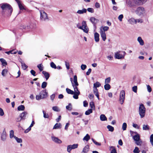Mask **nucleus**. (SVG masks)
<instances>
[{
  "mask_svg": "<svg viewBox=\"0 0 153 153\" xmlns=\"http://www.w3.org/2000/svg\"><path fill=\"white\" fill-rule=\"evenodd\" d=\"M1 8L2 10V14H4L7 10L9 11L11 14L13 11V9L11 5L6 3L3 4L1 6Z\"/></svg>",
  "mask_w": 153,
  "mask_h": 153,
  "instance_id": "f257e3e1",
  "label": "nucleus"
},
{
  "mask_svg": "<svg viewBox=\"0 0 153 153\" xmlns=\"http://www.w3.org/2000/svg\"><path fill=\"white\" fill-rule=\"evenodd\" d=\"M48 94V93L45 90H43L41 91L39 95L36 96V99L37 100H39L45 98L47 97Z\"/></svg>",
  "mask_w": 153,
  "mask_h": 153,
  "instance_id": "f03ea898",
  "label": "nucleus"
},
{
  "mask_svg": "<svg viewBox=\"0 0 153 153\" xmlns=\"http://www.w3.org/2000/svg\"><path fill=\"white\" fill-rule=\"evenodd\" d=\"M139 112L141 118H143L144 117L146 112V108L143 104L140 105Z\"/></svg>",
  "mask_w": 153,
  "mask_h": 153,
  "instance_id": "7ed1b4c3",
  "label": "nucleus"
},
{
  "mask_svg": "<svg viewBox=\"0 0 153 153\" xmlns=\"http://www.w3.org/2000/svg\"><path fill=\"white\" fill-rule=\"evenodd\" d=\"M131 2L130 5V7H134L136 5H140L146 2V0H131Z\"/></svg>",
  "mask_w": 153,
  "mask_h": 153,
  "instance_id": "20e7f679",
  "label": "nucleus"
},
{
  "mask_svg": "<svg viewBox=\"0 0 153 153\" xmlns=\"http://www.w3.org/2000/svg\"><path fill=\"white\" fill-rule=\"evenodd\" d=\"M72 86L74 88H76V87L79 85V84L77 81V77L76 75H74V80L72 78H70Z\"/></svg>",
  "mask_w": 153,
  "mask_h": 153,
  "instance_id": "39448f33",
  "label": "nucleus"
},
{
  "mask_svg": "<svg viewBox=\"0 0 153 153\" xmlns=\"http://www.w3.org/2000/svg\"><path fill=\"white\" fill-rule=\"evenodd\" d=\"M125 92L124 90H122L121 91L120 97L119 100V102L120 104H123L124 102L125 99Z\"/></svg>",
  "mask_w": 153,
  "mask_h": 153,
  "instance_id": "423d86ee",
  "label": "nucleus"
},
{
  "mask_svg": "<svg viewBox=\"0 0 153 153\" xmlns=\"http://www.w3.org/2000/svg\"><path fill=\"white\" fill-rule=\"evenodd\" d=\"M136 13L139 16L143 15L144 13V9L142 7H137L135 11Z\"/></svg>",
  "mask_w": 153,
  "mask_h": 153,
  "instance_id": "0eeeda50",
  "label": "nucleus"
},
{
  "mask_svg": "<svg viewBox=\"0 0 153 153\" xmlns=\"http://www.w3.org/2000/svg\"><path fill=\"white\" fill-rule=\"evenodd\" d=\"M40 19L42 21H45L48 20V18L47 14L45 13L43 10L40 11Z\"/></svg>",
  "mask_w": 153,
  "mask_h": 153,
  "instance_id": "6e6552de",
  "label": "nucleus"
},
{
  "mask_svg": "<svg viewBox=\"0 0 153 153\" xmlns=\"http://www.w3.org/2000/svg\"><path fill=\"white\" fill-rule=\"evenodd\" d=\"M123 54H121L119 52H117L115 53V57L116 59H123L126 54L125 51L122 52Z\"/></svg>",
  "mask_w": 153,
  "mask_h": 153,
  "instance_id": "1a4fd4ad",
  "label": "nucleus"
},
{
  "mask_svg": "<svg viewBox=\"0 0 153 153\" xmlns=\"http://www.w3.org/2000/svg\"><path fill=\"white\" fill-rule=\"evenodd\" d=\"M78 146V144L77 143L68 145L67 147V151L68 153H70L71 150L77 148Z\"/></svg>",
  "mask_w": 153,
  "mask_h": 153,
  "instance_id": "9d476101",
  "label": "nucleus"
},
{
  "mask_svg": "<svg viewBox=\"0 0 153 153\" xmlns=\"http://www.w3.org/2000/svg\"><path fill=\"white\" fill-rule=\"evenodd\" d=\"M74 94H73V97L76 99L78 98V96L80 94V92L78 90L77 87H76V88H74Z\"/></svg>",
  "mask_w": 153,
  "mask_h": 153,
  "instance_id": "9b49d317",
  "label": "nucleus"
},
{
  "mask_svg": "<svg viewBox=\"0 0 153 153\" xmlns=\"http://www.w3.org/2000/svg\"><path fill=\"white\" fill-rule=\"evenodd\" d=\"M82 26H83L82 29H81L83 30V31L87 33L88 32V30L87 28V25L86 23V22L85 21H83L82 22Z\"/></svg>",
  "mask_w": 153,
  "mask_h": 153,
  "instance_id": "f8f14e48",
  "label": "nucleus"
},
{
  "mask_svg": "<svg viewBox=\"0 0 153 153\" xmlns=\"http://www.w3.org/2000/svg\"><path fill=\"white\" fill-rule=\"evenodd\" d=\"M51 139L53 141L59 144L62 143V141L61 140L58 138L54 136L51 137Z\"/></svg>",
  "mask_w": 153,
  "mask_h": 153,
  "instance_id": "ddd939ff",
  "label": "nucleus"
},
{
  "mask_svg": "<svg viewBox=\"0 0 153 153\" xmlns=\"http://www.w3.org/2000/svg\"><path fill=\"white\" fill-rule=\"evenodd\" d=\"M27 114V113L26 111H24L21 113L19 114V116L23 120H25L26 119V116Z\"/></svg>",
  "mask_w": 153,
  "mask_h": 153,
  "instance_id": "4468645a",
  "label": "nucleus"
},
{
  "mask_svg": "<svg viewBox=\"0 0 153 153\" xmlns=\"http://www.w3.org/2000/svg\"><path fill=\"white\" fill-rule=\"evenodd\" d=\"M93 92L94 94L96 96L98 99L99 100L100 99L99 95L98 89L96 88H93Z\"/></svg>",
  "mask_w": 153,
  "mask_h": 153,
  "instance_id": "2eb2a0df",
  "label": "nucleus"
},
{
  "mask_svg": "<svg viewBox=\"0 0 153 153\" xmlns=\"http://www.w3.org/2000/svg\"><path fill=\"white\" fill-rule=\"evenodd\" d=\"M6 132L5 129H4L2 133L1 136V140L3 141H4L6 139Z\"/></svg>",
  "mask_w": 153,
  "mask_h": 153,
  "instance_id": "dca6fc26",
  "label": "nucleus"
},
{
  "mask_svg": "<svg viewBox=\"0 0 153 153\" xmlns=\"http://www.w3.org/2000/svg\"><path fill=\"white\" fill-rule=\"evenodd\" d=\"M101 37L103 41H105L106 39V35L105 32L101 31L100 32Z\"/></svg>",
  "mask_w": 153,
  "mask_h": 153,
  "instance_id": "f3484780",
  "label": "nucleus"
},
{
  "mask_svg": "<svg viewBox=\"0 0 153 153\" xmlns=\"http://www.w3.org/2000/svg\"><path fill=\"white\" fill-rule=\"evenodd\" d=\"M35 124V122L34 121V120H33L32 121V123L31 124H30V126L28 127V128L25 131V133H27L28 131H30L31 130V128L33 127V125Z\"/></svg>",
  "mask_w": 153,
  "mask_h": 153,
  "instance_id": "a211bd4d",
  "label": "nucleus"
},
{
  "mask_svg": "<svg viewBox=\"0 0 153 153\" xmlns=\"http://www.w3.org/2000/svg\"><path fill=\"white\" fill-rule=\"evenodd\" d=\"M89 148V146L86 145L83 148L81 153H87L88 151Z\"/></svg>",
  "mask_w": 153,
  "mask_h": 153,
  "instance_id": "6ab92c4d",
  "label": "nucleus"
},
{
  "mask_svg": "<svg viewBox=\"0 0 153 153\" xmlns=\"http://www.w3.org/2000/svg\"><path fill=\"white\" fill-rule=\"evenodd\" d=\"M109 29V27L108 26H102L100 28V31H102L105 32V31H107Z\"/></svg>",
  "mask_w": 153,
  "mask_h": 153,
  "instance_id": "aec40b11",
  "label": "nucleus"
},
{
  "mask_svg": "<svg viewBox=\"0 0 153 153\" xmlns=\"http://www.w3.org/2000/svg\"><path fill=\"white\" fill-rule=\"evenodd\" d=\"M90 21L95 25L98 22V20L94 17H92L90 18Z\"/></svg>",
  "mask_w": 153,
  "mask_h": 153,
  "instance_id": "412c9836",
  "label": "nucleus"
},
{
  "mask_svg": "<svg viewBox=\"0 0 153 153\" xmlns=\"http://www.w3.org/2000/svg\"><path fill=\"white\" fill-rule=\"evenodd\" d=\"M94 39L96 42H98L99 41V34L97 32H96L94 33Z\"/></svg>",
  "mask_w": 153,
  "mask_h": 153,
  "instance_id": "4be33fe9",
  "label": "nucleus"
},
{
  "mask_svg": "<svg viewBox=\"0 0 153 153\" xmlns=\"http://www.w3.org/2000/svg\"><path fill=\"white\" fill-rule=\"evenodd\" d=\"M135 133L136 134L134 135L133 137L134 140L135 141L140 140V136L139 134L137 132H135Z\"/></svg>",
  "mask_w": 153,
  "mask_h": 153,
  "instance_id": "5701e85b",
  "label": "nucleus"
},
{
  "mask_svg": "<svg viewBox=\"0 0 153 153\" xmlns=\"http://www.w3.org/2000/svg\"><path fill=\"white\" fill-rule=\"evenodd\" d=\"M137 40L141 45H144V41L141 37H138L137 38Z\"/></svg>",
  "mask_w": 153,
  "mask_h": 153,
  "instance_id": "b1692460",
  "label": "nucleus"
},
{
  "mask_svg": "<svg viewBox=\"0 0 153 153\" xmlns=\"http://www.w3.org/2000/svg\"><path fill=\"white\" fill-rule=\"evenodd\" d=\"M42 73L45 76L46 79L48 80L50 76L49 74L48 73L45 71H43Z\"/></svg>",
  "mask_w": 153,
  "mask_h": 153,
  "instance_id": "393cba45",
  "label": "nucleus"
},
{
  "mask_svg": "<svg viewBox=\"0 0 153 153\" xmlns=\"http://www.w3.org/2000/svg\"><path fill=\"white\" fill-rule=\"evenodd\" d=\"M61 127V125L60 123H56L53 126V129H57L60 128Z\"/></svg>",
  "mask_w": 153,
  "mask_h": 153,
  "instance_id": "a878e982",
  "label": "nucleus"
},
{
  "mask_svg": "<svg viewBox=\"0 0 153 153\" xmlns=\"http://www.w3.org/2000/svg\"><path fill=\"white\" fill-rule=\"evenodd\" d=\"M87 12V10L86 9L83 8L82 10H79L77 11V13L79 14H82L84 13H85Z\"/></svg>",
  "mask_w": 153,
  "mask_h": 153,
  "instance_id": "bb28decb",
  "label": "nucleus"
},
{
  "mask_svg": "<svg viewBox=\"0 0 153 153\" xmlns=\"http://www.w3.org/2000/svg\"><path fill=\"white\" fill-rule=\"evenodd\" d=\"M110 150H111L110 153H117L116 150L114 146H110Z\"/></svg>",
  "mask_w": 153,
  "mask_h": 153,
  "instance_id": "cd10ccee",
  "label": "nucleus"
},
{
  "mask_svg": "<svg viewBox=\"0 0 153 153\" xmlns=\"http://www.w3.org/2000/svg\"><path fill=\"white\" fill-rule=\"evenodd\" d=\"M128 22L130 23L131 24H135V22H136V19H135L134 18H132L130 19H129L128 20Z\"/></svg>",
  "mask_w": 153,
  "mask_h": 153,
  "instance_id": "c85d7f7f",
  "label": "nucleus"
},
{
  "mask_svg": "<svg viewBox=\"0 0 153 153\" xmlns=\"http://www.w3.org/2000/svg\"><path fill=\"white\" fill-rule=\"evenodd\" d=\"M143 130H149L150 129L149 126L148 125H143Z\"/></svg>",
  "mask_w": 153,
  "mask_h": 153,
  "instance_id": "c756f323",
  "label": "nucleus"
},
{
  "mask_svg": "<svg viewBox=\"0 0 153 153\" xmlns=\"http://www.w3.org/2000/svg\"><path fill=\"white\" fill-rule=\"evenodd\" d=\"M0 61L1 62L2 65L3 66H5L7 65V63L4 59L3 58H0Z\"/></svg>",
  "mask_w": 153,
  "mask_h": 153,
  "instance_id": "7c9ffc66",
  "label": "nucleus"
},
{
  "mask_svg": "<svg viewBox=\"0 0 153 153\" xmlns=\"http://www.w3.org/2000/svg\"><path fill=\"white\" fill-rule=\"evenodd\" d=\"M67 92L69 94H74V91H73L68 88H66V89Z\"/></svg>",
  "mask_w": 153,
  "mask_h": 153,
  "instance_id": "2f4dec72",
  "label": "nucleus"
},
{
  "mask_svg": "<svg viewBox=\"0 0 153 153\" xmlns=\"http://www.w3.org/2000/svg\"><path fill=\"white\" fill-rule=\"evenodd\" d=\"M100 119L101 121H104L107 120V118L104 114H101L100 116Z\"/></svg>",
  "mask_w": 153,
  "mask_h": 153,
  "instance_id": "473e14b6",
  "label": "nucleus"
},
{
  "mask_svg": "<svg viewBox=\"0 0 153 153\" xmlns=\"http://www.w3.org/2000/svg\"><path fill=\"white\" fill-rule=\"evenodd\" d=\"M90 138V137L88 134H87L86 136L84 137L83 140H85L88 141Z\"/></svg>",
  "mask_w": 153,
  "mask_h": 153,
  "instance_id": "72a5a7b5",
  "label": "nucleus"
},
{
  "mask_svg": "<svg viewBox=\"0 0 153 153\" xmlns=\"http://www.w3.org/2000/svg\"><path fill=\"white\" fill-rule=\"evenodd\" d=\"M25 107L24 105H21L18 107L17 109L18 111H24L25 110Z\"/></svg>",
  "mask_w": 153,
  "mask_h": 153,
  "instance_id": "f704fd0d",
  "label": "nucleus"
},
{
  "mask_svg": "<svg viewBox=\"0 0 153 153\" xmlns=\"http://www.w3.org/2000/svg\"><path fill=\"white\" fill-rule=\"evenodd\" d=\"M66 109L68 111H71L72 109V105L71 103H69L68 105L66 107Z\"/></svg>",
  "mask_w": 153,
  "mask_h": 153,
  "instance_id": "c9c22d12",
  "label": "nucleus"
},
{
  "mask_svg": "<svg viewBox=\"0 0 153 153\" xmlns=\"http://www.w3.org/2000/svg\"><path fill=\"white\" fill-rule=\"evenodd\" d=\"M101 86V84L100 83L98 82H96V83L94 84L93 88H97V87H99Z\"/></svg>",
  "mask_w": 153,
  "mask_h": 153,
  "instance_id": "e433bc0d",
  "label": "nucleus"
},
{
  "mask_svg": "<svg viewBox=\"0 0 153 153\" xmlns=\"http://www.w3.org/2000/svg\"><path fill=\"white\" fill-rule=\"evenodd\" d=\"M7 70L6 69H3L2 71L1 72V75L3 76H5L6 74H7Z\"/></svg>",
  "mask_w": 153,
  "mask_h": 153,
  "instance_id": "4c0bfd02",
  "label": "nucleus"
},
{
  "mask_svg": "<svg viewBox=\"0 0 153 153\" xmlns=\"http://www.w3.org/2000/svg\"><path fill=\"white\" fill-rule=\"evenodd\" d=\"M16 137L14 135V131L13 130H11L10 132V138L13 137L14 138V137Z\"/></svg>",
  "mask_w": 153,
  "mask_h": 153,
  "instance_id": "58836bf2",
  "label": "nucleus"
},
{
  "mask_svg": "<svg viewBox=\"0 0 153 153\" xmlns=\"http://www.w3.org/2000/svg\"><path fill=\"white\" fill-rule=\"evenodd\" d=\"M104 87V88L105 90H108L110 88L111 86L110 85L108 84H105Z\"/></svg>",
  "mask_w": 153,
  "mask_h": 153,
  "instance_id": "ea45409f",
  "label": "nucleus"
},
{
  "mask_svg": "<svg viewBox=\"0 0 153 153\" xmlns=\"http://www.w3.org/2000/svg\"><path fill=\"white\" fill-rule=\"evenodd\" d=\"M107 127L109 131L111 132H112L114 131V128L112 126L110 125H108Z\"/></svg>",
  "mask_w": 153,
  "mask_h": 153,
  "instance_id": "a19ab883",
  "label": "nucleus"
},
{
  "mask_svg": "<svg viewBox=\"0 0 153 153\" xmlns=\"http://www.w3.org/2000/svg\"><path fill=\"white\" fill-rule=\"evenodd\" d=\"M92 109H88V110L86 111L85 113V114L86 115H88L92 113Z\"/></svg>",
  "mask_w": 153,
  "mask_h": 153,
  "instance_id": "79ce46f5",
  "label": "nucleus"
},
{
  "mask_svg": "<svg viewBox=\"0 0 153 153\" xmlns=\"http://www.w3.org/2000/svg\"><path fill=\"white\" fill-rule=\"evenodd\" d=\"M37 67L38 68L40 71H42L43 69V66L42 64H39Z\"/></svg>",
  "mask_w": 153,
  "mask_h": 153,
  "instance_id": "37998d69",
  "label": "nucleus"
},
{
  "mask_svg": "<svg viewBox=\"0 0 153 153\" xmlns=\"http://www.w3.org/2000/svg\"><path fill=\"white\" fill-rule=\"evenodd\" d=\"M21 63L22 68H23V69L24 70H25V69H26L28 67L26 65L24 62H21Z\"/></svg>",
  "mask_w": 153,
  "mask_h": 153,
  "instance_id": "c03bdc74",
  "label": "nucleus"
},
{
  "mask_svg": "<svg viewBox=\"0 0 153 153\" xmlns=\"http://www.w3.org/2000/svg\"><path fill=\"white\" fill-rule=\"evenodd\" d=\"M17 3L18 5L19 8L20 10H23L24 9L23 6H22V4L19 1L18 2H17Z\"/></svg>",
  "mask_w": 153,
  "mask_h": 153,
  "instance_id": "a18cd8bd",
  "label": "nucleus"
},
{
  "mask_svg": "<svg viewBox=\"0 0 153 153\" xmlns=\"http://www.w3.org/2000/svg\"><path fill=\"white\" fill-rule=\"evenodd\" d=\"M14 139L18 143H21L22 142V140L21 138H19L18 137H15Z\"/></svg>",
  "mask_w": 153,
  "mask_h": 153,
  "instance_id": "49530a36",
  "label": "nucleus"
},
{
  "mask_svg": "<svg viewBox=\"0 0 153 153\" xmlns=\"http://www.w3.org/2000/svg\"><path fill=\"white\" fill-rule=\"evenodd\" d=\"M42 112L43 114V117L45 118H48L49 117V116L48 114H46V112L44 110H43Z\"/></svg>",
  "mask_w": 153,
  "mask_h": 153,
  "instance_id": "de8ad7c7",
  "label": "nucleus"
},
{
  "mask_svg": "<svg viewBox=\"0 0 153 153\" xmlns=\"http://www.w3.org/2000/svg\"><path fill=\"white\" fill-rule=\"evenodd\" d=\"M127 128V124L126 123H124L122 125V128L123 131L126 130Z\"/></svg>",
  "mask_w": 153,
  "mask_h": 153,
  "instance_id": "09e8293b",
  "label": "nucleus"
},
{
  "mask_svg": "<svg viewBox=\"0 0 153 153\" xmlns=\"http://www.w3.org/2000/svg\"><path fill=\"white\" fill-rule=\"evenodd\" d=\"M140 152V151L139 150L138 148L137 147H136L133 150L134 153H139Z\"/></svg>",
  "mask_w": 153,
  "mask_h": 153,
  "instance_id": "8fccbe9b",
  "label": "nucleus"
},
{
  "mask_svg": "<svg viewBox=\"0 0 153 153\" xmlns=\"http://www.w3.org/2000/svg\"><path fill=\"white\" fill-rule=\"evenodd\" d=\"M47 82H42L41 87L42 88H45L47 85Z\"/></svg>",
  "mask_w": 153,
  "mask_h": 153,
  "instance_id": "3c124183",
  "label": "nucleus"
},
{
  "mask_svg": "<svg viewBox=\"0 0 153 153\" xmlns=\"http://www.w3.org/2000/svg\"><path fill=\"white\" fill-rule=\"evenodd\" d=\"M53 110L56 111H60V110L59 109V108L56 106H53L52 107Z\"/></svg>",
  "mask_w": 153,
  "mask_h": 153,
  "instance_id": "603ef678",
  "label": "nucleus"
},
{
  "mask_svg": "<svg viewBox=\"0 0 153 153\" xmlns=\"http://www.w3.org/2000/svg\"><path fill=\"white\" fill-rule=\"evenodd\" d=\"M150 140L151 144L153 146V134L151 135L150 138Z\"/></svg>",
  "mask_w": 153,
  "mask_h": 153,
  "instance_id": "864d4df0",
  "label": "nucleus"
},
{
  "mask_svg": "<svg viewBox=\"0 0 153 153\" xmlns=\"http://www.w3.org/2000/svg\"><path fill=\"white\" fill-rule=\"evenodd\" d=\"M111 81V78L108 77L105 79V84H108Z\"/></svg>",
  "mask_w": 153,
  "mask_h": 153,
  "instance_id": "5fc2aeb1",
  "label": "nucleus"
},
{
  "mask_svg": "<svg viewBox=\"0 0 153 153\" xmlns=\"http://www.w3.org/2000/svg\"><path fill=\"white\" fill-rule=\"evenodd\" d=\"M50 65L51 67L52 68L54 69H56V65L53 62H51Z\"/></svg>",
  "mask_w": 153,
  "mask_h": 153,
  "instance_id": "6e6d98bb",
  "label": "nucleus"
},
{
  "mask_svg": "<svg viewBox=\"0 0 153 153\" xmlns=\"http://www.w3.org/2000/svg\"><path fill=\"white\" fill-rule=\"evenodd\" d=\"M136 144L137 145H141L142 143V142L140 140V139L135 141Z\"/></svg>",
  "mask_w": 153,
  "mask_h": 153,
  "instance_id": "4d7b16f0",
  "label": "nucleus"
},
{
  "mask_svg": "<svg viewBox=\"0 0 153 153\" xmlns=\"http://www.w3.org/2000/svg\"><path fill=\"white\" fill-rule=\"evenodd\" d=\"M136 21L135 24H136L137 23H142L143 22V20L141 19H136Z\"/></svg>",
  "mask_w": 153,
  "mask_h": 153,
  "instance_id": "13d9d810",
  "label": "nucleus"
},
{
  "mask_svg": "<svg viewBox=\"0 0 153 153\" xmlns=\"http://www.w3.org/2000/svg\"><path fill=\"white\" fill-rule=\"evenodd\" d=\"M147 89L148 92H150L152 91V88L149 85H147Z\"/></svg>",
  "mask_w": 153,
  "mask_h": 153,
  "instance_id": "bf43d9fd",
  "label": "nucleus"
},
{
  "mask_svg": "<svg viewBox=\"0 0 153 153\" xmlns=\"http://www.w3.org/2000/svg\"><path fill=\"white\" fill-rule=\"evenodd\" d=\"M87 67V66L85 65L82 64L81 66V69L83 70H85Z\"/></svg>",
  "mask_w": 153,
  "mask_h": 153,
  "instance_id": "052dcab7",
  "label": "nucleus"
},
{
  "mask_svg": "<svg viewBox=\"0 0 153 153\" xmlns=\"http://www.w3.org/2000/svg\"><path fill=\"white\" fill-rule=\"evenodd\" d=\"M137 87L135 86L132 87V91L135 93H137Z\"/></svg>",
  "mask_w": 153,
  "mask_h": 153,
  "instance_id": "680f3d73",
  "label": "nucleus"
},
{
  "mask_svg": "<svg viewBox=\"0 0 153 153\" xmlns=\"http://www.w3.org/2000/svg\"><path fill=\"white\" fill-rule=\"evenodd\" d=\"M87 10L89 12L91 13H93L94 12V10L93 8H88L87 9Z\"/></svg>",
  "mask_w": 153,
  "mask_h": 153,
  "instance_id": "e2e57ef3",
  "label": "nucleus"
},
{
  "mask_svg": "<svg viewBox=\"0 0 153 153\" xmlns=\"http://www.w3.org/2000/svg\"><path fill=\"white\" fill-rule=\"evenodd\" d=\"M133 126L135 128H137L138 129H139L140 128V126H138L137 124H133Z\"/></svg>",
  "mask_w": 153,
  "mask_h": 153,
  "instance_id": "0e129e2a",
  "label": "nucleus"
},
{
  "mask_svg": "<svg viewBox=\"0 0 153 153\" xmlns=\"http://www.w3.org/2000/svg\"><path fill=\"white\" fill-rule=\"evenodd\" d=\"M90 105L91 108H94L95 106L93 102H91L90 103Z\"/></svg>",
  "mask_w": 153,
  "mask_h": 153,
  "instance_id": "69168bd1",
  "label": "nucleus"
},
{
  "mask_svg": "<svg viewBox=\"0 0 153 153\" xmlns=\"http://www.w3.org/2000/svg\"><path fill=\"white\" fill-rule=\"evenodd\" d=\"M123 14L120 15L118 17V19L120 21H122L123 18Z\"/></svg>",
  "mask_w": 153,
  "mask_h": 153,
  "instance_id": "338daca9",
  "label": "nucleus"
},
{
  "mask_svg": "<svg viewBox=\"0 0 153 153\" xmlns=\"http://www.w3.org/2000/svg\"><path fill=\"white\" fill-rule=\"evenodd\" d=\"M4 113L3 109L0 108V116H3L4 115Z\"/></svg>",
  "mask_w": 153,
  "mask_h": 153,
  "instance_id": "774afa93",
  "label": "nucleus"
}]
</instances>
